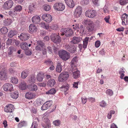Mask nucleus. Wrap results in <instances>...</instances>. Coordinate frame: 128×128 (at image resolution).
Wrapping results in <instances>:
<instances>
[{
  "mask_svg": "<svg viewBox=\"0 0 128 128\" xmlns=\"http://www.w3.org/2000/svg\"><path fill=\"white\" fill-rule=\"evenodd\" d=\"M58 54L60 57L64 61L68 60L70 57L69 53L63 50L59 51Z\"/></svg>",
  "mask_w": 128,
  "mask_h": 128,
  "instance_id": "f257e3e1",
  "label": "nucleus"
},
{
  "mask_svg": "<svg viewBox=\"0 0 128 128\" xmlns=\"http://www.w3.org/2000/svg\"><path fill=\"white\" fill-rule=\"evenodd\" d=\"M86 16L89 18H93L97 16V13L96 11L88 10L85 12Z\"/></svg>",
  "mask_w": 128,
  "mask_h": 128,
  "instance_id": "f03ea898",
  "label": "nucleus"
},
{
  "mask_svg": "<svg viewBox=\"0 0 128 128\" xmlns=\"http://www.w3.org/2000/svg\"><path fill=\"white\" fill-rule=\"evenodd\" d=\"M59 35V34L58 33L52 34L50 36L51 40L54 43H57L60 42V38Z\"/></svg>",
  "mask_w": 128,
  "mask_h": 128,
  "instance_id": "7ed1b4c3",
  "label": "nucleus"
},
{
  "mask_svg": "<svg viewBox=\"0 0 128 128\" xmlns=\"http://www.w3.org/2000/svg\"><path fill=\"white\" fill-rule=\"evenodd\" d=\"M69 75L68 73L66 72H63L59 75L58 80L60 82H62L66 80L68 78Z\"/></svg>",
  "mask_w": 128,
  "mask_h": 128,
  "instance_id": "20e7f679",
  "label": "nucleus"
},
{
  "mask_svg": "<svg viewBox=\"0 0 128 128\" xmlns=\"http://www.w3.org/2000/svg\"><path fill=\"white\" fill-rule=\"evenodd\" d=\"M42 120L44 122L42 124V126L44 128H50L51 126L50 120L46 116H44Z\"/></svg>",
  "mask_w": 128,
  "mask_h": 128,
  "instance_id": "39448f33",
  "label": "nucleus"
},
{
  "mask_svg": "<svg viewBox=\"0 0 128 128\" xmlns=\"http://www.w3.org/2000/svg\"><path fill=\"white\" fill-rule=\"evenodd\" d=\"M42 19L48 23H50L52 20V16L48 14H44L42 15Z\"/></svg>",
  "mask_w": 128,
  "mask_h": 128,
  "instance_id": "423d86ee",
  "label": "nucleus"
},
{
  "mask_svg": "<svg viewBox=\"0 0 128 128\" xmlns=\"http://www.w3.org/2000/svg\"><path fill=\"white\" fill-rule=\"evenodd\" d=\"M54 8L57 10L62 11L65 8V6L62 3H56L54 5Z\"/></svg>",
  "mask_w": 128,
  "mask_h": 128,
  "instance_id": "0eeeda50",
  "label": "nucleus"
},
{
  "mask_svg": "<svg viewBox=\"0 0 128 128\" xmlns=\"http://www.w3.org/2000/svg\"><path fill=\"white\" fill-rule=\"evenodd\" d=\"M65 48L70 52L74 53L76 51V48L74 44H66L65 46Z\"/></svg>",
  "mask_w": 128,
  "mask_h": 128,
  "instance_id": "6e6552de",
  "label": "nucleus"
},
{
  "mask_svg": "<svg viewBox=\"0 0 128 128\" xmlns=\"http://www.w3.org/2000/svg\"><path fill=\"white\" fill-rule=\"evenodd\" d=\"M2 87L3 90L5 91H11L13 90V86L11 84L6 83Z\"/></svg>",
  "mask_w": 128,
  "mask_h": 128,
  "instance_id": "1a4fd4ad",
  "label": "nucleus"
},
{
  "mask_svg": "<svg viewBox=\"0 0 128 128\" xmlns=\"http://www.w3.org/2000/svg\"><path fill=\"white\" fill-rule=\"evenodd\" d=\"M8 78V74L5 70H0V79L5 80Z\"/></svg>",
  "mask_w": 128,
  "mask_h": 128,
  "instance_id": "9d476101",
  "label": "nucleus"
},
{
  "mask_svg": "<svg viewBox=\"0 0 128 128\" xmlns=\"http://www.w3.org/2000/svg\"><path fill=\"white\" fill-rule=\"evenodd\" d=\"M71 70L72 72L73 77L74 78H78L80 76V72L76 69V67L71 68Z\"/></svg>",
  "mask_w": 128,
  "mask_h": 128,
  "instance_id": "9b49d317",
  "label": "nucleus"
},
{
  "mask_svg": "<svg viewBox=\"0 0 128 128\" xmlns=\"http://www.w3.org/2000/svg\"><path fill=\"white\" fill-rule=\"evenodd\" d=\"M82 13V8L80 6L77 7L75 10L74 15L75 17L78 18L80 17Z\"/></svg>",
  "mask_w": 128,
  "mask_h": 128,
  "instance_id": "f8f14e48",
  "label": "nucleus"
},
{
  "mask_svg": "<svg viewBox=\"0 0 128 128\" xmlns=\"http://www.w3.org/2000/svg\"><path fill=\"white\" fill-rule=\"evenodd\" d=\"M14 4L12 0H10L6 2L4 4V6L5 8L8 9L12 8Z\"/></svg>",
  "mask_w": 128,
  "mask_h": 128,
  "instance_id": "ddd939ff",
  "label": "nucleus"
},
{
  "mask_svg": "<svg viewBox=\"0 0 128 128\" xmlns=\"http://www.w3.org/2000/svg\"><path fill=\"white\" fill-rule=\"evenodd\" d=\"M30 35L27 33H22L18 37L20 40L22 41L26 40L29 38Z\"/></svg>",
  "mask_w": 128,
  "mask_h": 128,
  "instance_id": "4468645a",
  "label": "nucleus"
},
{
  "mask_svg": "<svg viewBox=\"0 0 128 128\" xmlns=\"http://www.w3.org/2000/svg\"><path fill=\"white\" fill-rule=\"evenodd\" d=\"M14 110L13 105L11 104L7 105L4 109L5 112H12Z\"/></svg>",
  "mask_w": 128,
  "mask_h": 128,
  "instance_id": "2eb2a0df",
  "label": "nucleus"
},
{
  "mask_svg": "<svg viewBox=\"0 0 128 128\" xmlns=\"http://www.w3.org/2000/svg\"><path fill=\"white\" fill-rule=\"evenodd\" d=\"M40 17L37 15L34 16L32 18V22L35 24H38L40 22Z\"/></svg>",
  "mask_w": 128,
  "mask_h": 128,
  "instance_id": "dca6fc26",
  "label": "nucleus"
},
{
  "mask_svg": "<svg viewBox=\"0 0 128 128\" xmlns=\"http://www.w3.org/2000/svg\"><path fill=\"white\" fill-rule=\"evenodd\" d=\"M82 40V38L80 37L75 36L73 38L72 40L70 42L74 44H76L80 42Z\"/></svg>",
  "mask_w": 128,
  "mask_h": 128,
  "instance_id": "f3484780",
  "label": "nucleus"
},
{
  "mask_svg": "<svg viewBox=\"0 0 128 128\" xmlns=\"http://www.w3.org/2000/svg\"><path fill=\"white\" fill-rule=\"evenodd\" d=\"M67 5L71 8H73L74 6V3L72 0H64Z\"/></svg>",
  "mask_w": 128,
  "mask_h": 128,
  "instance_id": "a211bd4d",
  "label": "nucleus"
},
{
  "mask_svg": "<svg viewBox=\"0 0 128 128\" xmlns=\"http://www.w3.org/2000/svg\"><path fill=\"white\" fill-rule=\"evenodd\" d=\"M29 30L32 32H36L37 30L36 26L34 24H30L29 26Z\"/></svg>",
  "mask_w": 128,
  "mask_h": 128,
  "instance_id": "6ab92c4d",
  "label": "nucleus"
},
{
  "mask_svg": "<svg viewBox=\"0 0 128 128\" xmlns=\"http://www.w3.org/2000/svg\"><path fill=\"white\" fill-rule=\"evenodd\" d=\"M25 96L26 98L30 99L35 97V95L33 93L29 92L26 93Z\"/></svg>",
  "mask_w": 128,
  "mask_h": 128,
  "instance_id": "aec40b11",
  "label": "nucleus"
},
{
  "mask_svg": "<svg viewBox=\"0 0 128 128\" xmlns=\"http://www.w3.org/2000/svg\"><path fill=\"white\" fill-rule=\"evenodd\" d=\"M28 89L32 91H36L38 89L37 86L34 84H31L28 86Z\"/></svg>",
  "mask_w": 128,
  "mask_h": 128,
  "instance_id": "412c9836",
  "label": "nucleus"
},
{
  "mask_svg": "<svg viewBox=\"0 0 128 128\" xmlns=\"http://www.w3.org/2000/svg\"><path fill=\"white\" fill-rule=\"evenodd\" d=\"M44 76V75L42 72H40L36 76V78L37 80L39 81H42Z\"/></svg>",
  "mask_w": 128,
  "mask_h": 128,
  "instance_id": "4be33fe9",
  "label": "nucleus"
},
{
  "mask_svg": "<svg viewBox=\"0 0 128 128\" xmlns=\"http://www.w3.org/2000/svg\"><path fill=\"white\" fill-rule=\"evenodd\" d=\"M29 74V72L28 70H25L22 72L21 74V77L22 78H25L28 76Z\"/></svg>",
  "mask_w": 128,
  "mask_h": 128,
  "instance_id": "5701e85b",
  "label": "nucleus"
},
{
  "mask_svg": "<svg viewBox=\"0 0 128 128\" xmlns=\"http://www.w3.org/2000/svg\"><path fill=\"white\" fill-rule=\"evenodd\" d=\"M56 83L55 80L54 79H50L48 80L47 85L48 86L53 87Z\"/></svg>",
  "mask_w": 128,
  "mask_h": 128,
  "instance_id": "b1692460",
  "label": "nucleus"
},
{
  "mask_svg": "<svg viewBox=\"0 0 128 128\" xmlns=\"http://www.w3.org/2000/svg\"><path fill=\"white\" fill-rule=\"evenodd\" d=\"M67 32L66 34V37H69L72 36L73 34L72 30L70 28H67Z\"/></svg>",
  "mask_w": 128,
  "mask_h": 128,
  "instance_id": "393cba45",
  "label": "nucleus"
},
{
  "mask_svg": "<svg viewBox=\"0 0 128 128\" xmlns=\"http://www.w3.org/2000/svg\"><path fill=\"white\" fill-rule=\"evenodd\" d=\"M19 88L22 90H25L26 88L25 82L24 81H22L20 85L19 86Z\"/></svg>",
  "mask_w": 128,
  "mask_h": 128,
  "instance_id": "a878e982",
  "label": "nucleus"
},
{
  "mask_svg": "<svg viewBox=\"0 0 128 128\" xmlns=\"http://www.w3.org/2000/svg\"><path fill=\"white\" fill-rule=\"evenodd\" d=\"M77 61L78 60L76 57H75L73 58L70 62L71 67V68H73L74 67H76L75 64Z\"/></svg>",
  "mask_w": 128,
  "mask_h": 128,
  "instance_id": "bb28decb",
  "label": "nucleus"
},
{
  "mask_svg": "<svg viewBox=\"0 0 128 128\" xmlns=\"http://www.w3.org/2000/svg\"><path fill=\"white\" fill-rule=\"evenodd\" d=\"M94 27V24L93 22H92L90 24L88 25L87 27V29L89 32H91L93 30Z\"/></svg>",
  "mask_w": 128,
  "mask_h": 128,
  "instance_id": "cd10ccee",
  "label": "nucleus"
},
{
  "mask_svg": "<svg viewBox=\"0 0 128 128\" xmlns=\"http://www.w3.org/2000/svg\"><path fill=\"white\" fill-rule=\"evenodd\" d=\"M18 94L17 91H15L11 93L10 96L11 97L14 99H16L18 97Z\"/></svg>",
  "mask_w": 128,
  "mask_h": 128,
  "instance_id": "c85d7f7f",
  "label": "nucleus"
},
{
  "mask_svg": "<svg viewBox=\"0 0 128 128\" xmlns=\"http://www.w3.org/2000/svg\"><path fill=\"white\" fill-rule=\"evenodd\" d=\"M62 66L60 63H58L56 68V71L58 72H60L62 70Z\"/></svg>",
  "mask_w": 128,
  "mask_h": 128,
  "instance_id": "c756f323",
  "label": "nucleus"
},
{
  "mask_svg": "<svg viewBox=\"0 0 128 128\" xmlns=\"http://www.w3.org/2000/svg\"><path fill=\"white\" fill-rule=\"evenodd\" d=\"M89 38V37H86L84 39L83 41V48H86Z\"/></svg>",
  "mask_w": 128,
  "mask_h": 128,
  "instance_id": "7c9ffc66",
  "label": "nucleus"
},
{
  "mask_svg": "<svg viewBox=\"0 0 128 128\" xmlns=\"http://www.w3.org/2000/svg\"><path fill=\"white\" fill-rule=\"evenodd\" d=\"M36 80V77L34 75H32L30 76L28 80V81L30 83H34Z\"/></svg>",
  "mask_w": 128,
  "mask_h": 128,
  "instance_id": "2f4dec72",
  "label": "nucleus"
},
{
  "mask_svg": "<svg viewBox=\"0 0 128 128\" xmlns=\"http://www.w3.org/2000/svg\"><path fill=\"white\" fill-rule=\"evenodd\" d=\"M22 49L24 50H26L28 49V44L26 42L22 43L21 45Z\"/></svg>",
  "mask_w": 128,
  "mask_h": 128,
  "instance_id": "473e14b6",
  "label": "nucleus"
},
{
  "mask_svg": "<svg viewBox=\"0 0 128 128\" xmlns=\"http://www.w3.org/2000/svg\"><path fill=\"white\" fill-rule=\"evenodd\" d=\"M60 88L64 92H66L68 89L69 85L66 84L65 85L62 86Z\"/></svg>",
  "mask_w": 128,
  "mask_h": 128,
  "instance_id": "72a5a7b5",
  "label": "nucleus"
},
{
  "mask_svg": "<svg viewBox=\"0 0 128 128\" xmlns=\"http://www.w3.org/2000/svg\"><path fill=\"white\" fill-rule=\"evenodd\" d=\"M40 25L42 27L47 30L49 28V26L48 24H46L44 22H41L40 24Z\"/></svg>",
  "mask_w": 128,
  "mask_h": 128,
  "instance_id": "f704fd0d",
  "label": "nucleus"
},
{
  "mask_svg": "<svg viewBox=\"0 0 128 128\" xmlns=\"http://www.w3.org/2000/svg\"><path fill=\"white\" fill-rule=\"evenodd\" d=\"M56 92V90L54 88H52L48 91L47 92H46V94H48V95H50L51 94H54Z\"/></svg>",
  "mask_w": 128,
  "mask_h": 128,
  "instance_id": "c9c22d12",
  "label": "nucleus"
},
{
  "mask_svg": "<svg viewBox=\"0 0 128 128\" xmlns=\"http://www.w3.org/2000/svg\"><path fill=\"white\" fill-rule=\"evenodd\" d=\"M17 34L16 32L15 31L11 30L8 33V36L10 38H12L13 36Z\"/></svg>",
  "mask_w": 128,
  "mask_h": 128,
  "instance_id": "e433bc0d",
  "label": "nucleus"
},
{
  "mask_svg": "<svg viewBox=\"0 0 128 128\" xmlns=\"http://www.w3.org/2000/svg\"><path fill=\"white\" fill-rule=\"evenodd\" d=\"M16 49V47L14 46H11L9 48L10 52H9V54H12V52L15 51Z\"/></svg>",
  "mask_w": 128,
  "mask_h": 128,
  "instance_id": "4c0bfd02",
  "label": "nucleus"
},
{
  "mask_svg": "<svg viewBox=\"0 0 128 128\" xmlns=\"http://www.w3.org/2000/svg\"><path fill=\"white\" fill-rule=\"evenodd\" d=\"M22 6L20 5H17L15 7L14 10L15 11L20 12L22 10Z\"/></svg>",
  "mask_w": 128,
  "mask_h": 128,
  "instance_id": "58836bf2",
  "label": "nucleus"
},
{
  "mask_svg": "<svg viewBox=\"0 0 128 128\" xmlns=\"http://www.w3.org/2000/svg\"><path fill=\"white\" fill-rule=\"evenodd\" d=\"M11 81L12 83L15 84H17L18 82V78L15 77L12 78Z\"/></svg>",
  "mask_w": 128,
  "mask_h": 128,
  "instance_id": "ea45409f",
  "label": "nucleus"
},
{
  "mask_svg": "<svg viewBox=\"0 0 128 128\" xmlns=\"http://www.w3.org/2000/svg\"><path fill=\"white\" fill-rule=\"evenodd\" d=\"M26 124V122L24 121H21L18 124V127L19 128H21L23 126H25Z\"/></svg>",
  "mask_w": 128,
  "mask_h": 128,
  "instance_id": "a19ab883",
  "label": "nucleus"
},
{
  "mask_svg": "<svg viewBox=\"0 0 128 128\" xmlns=\"http://www.w3.org/2000/svg\"><path fill=\"white\" fill-rule=\"evenodd\" d=\"M12 22V20L10 19H7L4 22V24L6 25H10Z\"/></svg>",
  "mask_w": 128,
  "mask_h": 128,
  "instance_id": "79ce46f5",
  "label": "nucleus"
},
{
  "mask_svg": "<svg viewBox=\"0 0 128 128\" xmlns=\"http://www.w3.org/2000/svg\"><path fill=\"white\" fill-rule=\"evenodd\" d=\"M1 32L4 34L7 33L8 32V29L7 28L4 27L2 28L0 30Z\"/></svg>",
  "mask_w": 128,
  "mask_h": 128,
  "instance_id": "37998d69",
  "label": "nucleus"
},
{
  "mask_svg": "<svg viewBox=\"0 0 128 128\" xmlns=\"http://www.w3.org/2000/svg\"><path fill=\"white\" fill-rule=\"evenodd\" d=\"M67 28L61 29L60 30L61 35L63 36L65 34L66 35V32H67Z\"/></svg>",
  "mask_w": 128,
  "mask_h": 128,
  "instance_id": "c03bdc74",
  "label": "nucleus"
},
{
  "mask_svg": "<svg viewBox=\"0 0 128 128\" xmlns=\"http://www.w3.org/2000/svg\"><path fill=\"white\" fill-rule=\"evenodd\" d=\"M128 15L126 14H123L122 16V20H124L126 21V22L127 23V21Z\"/></svg>",
  "mask_w": 128,
  "mask_h": 128,
  "instance_id": "a18cd8bd",
  "label": "nucleus"
},
{
  "mask_svg": "<svg viewBox=\"0 0 128 128\" xmlns=\"http://www.w3.org/2000/svg\"><path fill=\"white\" fill-rule=\"evenodd\" d=\"M106 93L107 95L111 96L113 94V92L112 90L108 89L106 91Z\"/></svg>",
  "mask_w": 128,
  "mask_h": 128,
  "instance_id": "49530a36",
  "label": "nucleus"
},
{
  "mask_svg": "<svg viewBox=\"0 0 128 128\" xmlns=\"http://www.w3.org/2000/svg\"><path fill=\"white\" fill-rule=\"evenodd\" d=\"M79 28L80 29V33L82 34H83L85 30L84 26L82 25H81Z\"/></svg>",
  "mask_w": 128,
  "mask_h": 128,
  "instance_id": "de8ad7c7",
  "label": "nucleus"
},
{
  "mask_svg": "<svg viewBox=\"0 0 128 128\" xmlns=\"http://www.w3.org/2000/svg\"><path fill=\"white\" fill-rule=\"evenodd\" d=\"M46 64L47 66H49L52 64L53 62L49 59H48L45 60L44 62Z\"/></svg>",
  "mask_w": 128,
  "mask_h": 128,
  "instance_id": "09e8293b",
  "label": "nucleus"
},
{
  "mask_svg": "<svg viewBox=\"0 0 128 128\" xmlns=\"http://www.w3.org/2000/svg\"><path fill=\"white\" fill-rule=\"evenodd\" d=\"M53 123L55 126H58L60 124V122L59 120H58L54 121Z\"/></svg>",
  "mask_w": 128,
  "mask_h": 128,
  "instance_id": "8fccbe9b",
  "label": "nucleus"
},
{
  "mask_svg": "<svg viewBox=\"0 0 128 128\" xmlns=\"http://www.w3.org/2000/svg\"><path fill=\"white\" fill-rule=\"evenodd\" d=\"M41 51H42V52L43 55H45L46 54V48L45 47H44L42 48V49Z\"/></svg>",
  "mask_w": 128,
  "mask_h": 128,
  "instance_id": "3c124183",
  "label": "nucleus"
},
{
  "mask_svg": "<svg viewBox=\"0 0 128 128\" xmlns=\"http://www.w3.org/2000/svg\"><path fill=\"white\" fill-rule=\"evenodd\" d=\"M44 7V10L46 11H49L50 9V7L49 5H45Z\"/></svg>",
  "mask_w": 128,
  "mask_h": 128,
  "instance_id": "603ef678",
  "label": "nucleus"
},
{
  "mask_svg": "<svg viewBox=\"0 0 128 128\" xmlns=\"http://www.w3.org/2000/svg\"><path fill=\"white\" fill-rule=\"evenodd\" d=\"M35 5L34 4H30L29 6V9L30 11H32L34 10Z\"/></svg>",
  "mask_w": 128,
  "mask_h": 128,
  "instance_id": "864d4df0",
  "label": "nucleus"
},
{
  "mask_svg": "<svg viewBox=\"0 0 128 128\" xmlns=\"http://www.w3.org/2000/svg\"><path fill=\"white\" fill-rule=\"evenodd\" d=\"M92 22V21L88 19H84V23L88 25L89 24H90Z\"/></svg>",
  "mask_w": 128,
  "mask_h": 128,
  "instance_id": "5fc2aeb1",
  "label": "nucleus"
},
{
  "mask_svg": "<svg viewBox=\"0 0 128 128\" xmlns=\"http://www.w3.org/2000/svg\"><path fill=\"white\" fill-rule=\"evenodd\" d=\"M50 27L51 29L54 30H56L58 29V26L56 24H53Z\"/></svg>",
  "mask_w": 128,
  "mask_h": 128,
  "instance_id": "6e6d98bb",
  "label": "nucleus"
},
{
  "mask_svg": "<svg viewBox=\"0 0 128 128\" xmlns=\"http://www.w3.org/2000/svg\"><path fill=\"white\" fill-rule=\"evenodd\" d=\"M38 125L36 122H33L32 126L31 128H38Z\"/></svg>",
  "mask_w": 128,
  "mask_h": 128,
  "instance_id": "4d7b16f0",
  "label": "nucleus"
},
{
  "mask_svg": "<svg viewBox=\"0 0 128 128\" xmlns=\"http://www.w3.org/2000/svg\"><path fill=\"white\" fill-rule=\"evenodd\" d=\"M45 104H46V106L48 108H49L52 105V102H51L48 101L46 102L45 103Z\"/></svg>",
  "mask_w": 128,
  "mask_h": 128,
  "instance_id": "13d9d810",
  "label": "nucleus"
},
{
  "mask_svg": "<svg viewBox=\"0 0 128 128\" xmlns=\"http://www.w3.org/2000/svg\"><path fill=\"white\" fill-rule=\"evenodd\" d=\"M106 52L104 50L102 49L100 51L99 54H100L103 56L105 54Z\"/></svg>",
  "mask_w": 128,
  "mask_h": 128,
  "instance_id": "bf43d9fd",
  "label": "nucleus"
},
{
  "mask_svg": "<svg viewBox=\"0 0 128 128\" xmlns=\"http://www.w3.org/2000/svg\"><path fill=\"white\" fill-rule=\"evenodd\" d=\"M100 41L97 40L96 41L95 43V46L96 48H98L99 47L100 45Z\"/></svg>",
  "mask_w": 128,
  "mask_h": 128,
  "instance_id": "052dcab7",
  "label": "nucleus"
},
{
  "mask_svg": "<svg viewBox=\"0 0 128 128\" xmlns=\"http://www.w3.org/2000/svg\"><path fill=\"white\" fill-rule=\"evenodd\" d=\"M119 2L121 5H124L126 4L127 2L126 0H120Z\"/></svg>",
  "mask_w": 128,
  "mask_h": 128,
  "instance_id": "680f3d73",
  "label": "nucleus"
},
{
  "mask_svg": "<svg viewBox=\"0 0 128 128\" xmlns=\"http://www.w3.org/2000/svg\"><path fill=\"white\" fill-rule=\"evenodd\" d=\"M48 109L46 105L44 103L42 106L41 109L42 110H44Z\"/></svg>",
  "mask_w": 128,
  "mask_h": 128,
  "instance_id": "e2e57ef3",
  "label": "nucleus"
},
{
  "mask_svg": "<svg viewBox=\"0 0 128 128\" xmlns=\"http://www.w3.org/2000/svg\"><path fill=\"white\" fill-rule=\"evenodd\" d=\"M37 44L38 45H39L42 48L44 47V44L42 41H38L37 42Z\"/></svg>",
  "mask_w": 128,
  "mask_h": 128,
  "instance_id": "0e129e2a",
  "label": "nucleus"
},
{
  "mask_svg": "<svg viewBox=\"0 0 128 128\" xmlns=\"http://www.w3.org/2000/svg\"><path fill=\"white\" fill-rule=\"evenodd\" d=\"M106 104L105 102L104 101H102L100 103V106L102 107H104L106 106Z\"/></svg>",
  "mask_w": 128,
  "mask_h": 128,
  "instance_id": "69168bd1",
  "label": "nucleus"
},
{
  "mask_svg": "<svg viewBox=\"0 0 128 128\" xmlns=\"http://www.w3.org/2000/svg\"><path fill=\"white\" fill-rule=\"evenodd\" d=\"M81 99L82 103L84 104H85L86 102V98L85 97H84V98H82Z\"/></svg>",
  "mask_w": 128,
  "mask_h": 128,
  "instance_id": "338daca9",
  "label": "nucleus"
},
{
  "mask_svg": "<svg viewBox=\"0 0 128 128\" xmlns=\"http://www.w3.org/2000/svg\"><path fill=\"white\" fill-rule=\"evenodd\" d=\"M46 49H47V51L50 54L52 52V49L51 47L50 46H48L47 47Z\"/></svg>",
  "mask_w": 128,
  "mask_h": 128,
  "instance_id": "774afa93",
  "label": "nucleus"
}]
</instances>
